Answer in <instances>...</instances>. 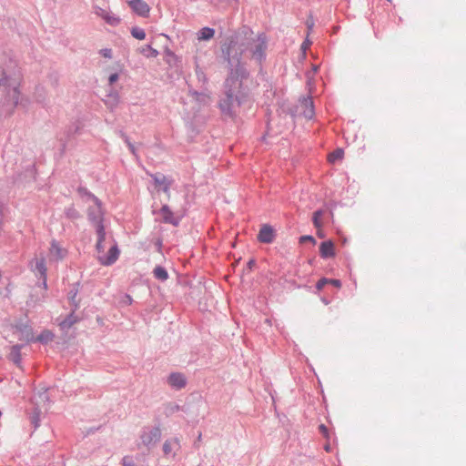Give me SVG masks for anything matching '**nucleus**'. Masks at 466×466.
Here are the masks:
<instances>
[{"label": "nucleus", "mask_w": 466, "mask_h": 466, "mask_svg": "<svg viewBox=\"0 0 466 466\" xmlns=\"http://www.w3.org/2000/svg\"><path fill=\"white\" fill-rule=\"evenodd\" d=\"M267 40L264 35H256L241 39L236 36L230 41L229 46L223 51L228 56V63L246 65L254 62L260 66L266 56Z\"/></svg>", "instance_id": "nucleus-1"}, {"label": "nucleus", "mask_w": 466, "mask_h": 466, "mask_svg": "<svg viewBox=\"0 0 466 466\" xmlns=\"http://www.w3.org/2000/svg\"><path fill=\"white\" fill-rule=\"evenodd\" d=\"M22 80V70L16 62L10 60L0 67V95L7 99L12 107L19 102Z\"/></svg>", "instance_id": "nucleus-2"}, {"label": "nucleus", "mask_w": 466, "mask_h": 466, "mask_svg": "<svg viewBox=\"0 0 466 466\" xmlns=\"http://www.w3.org/2000/svg\"><path fill=\"white\" fill-rule=\"evenodd\" d=\"M88 198L94 202L96 206V215L92 217V214L89 213V217L96 221V230L97 234V242L96 245V252H97V260L103 266H110L114 264L118 257H119V249L116 244L110 246L108 251L105 252L104 241L106 238L105 228L101 221V210H100V202L96 197L92 194H88Z\"/></svg>", "instance_id": "nucleus-3"}, {"label": "nucleus", "mask_w": 466, "mask_h": 466, "mask_svg": "<svg viewBox=\"0 0 466 466\" xmlns=\"http://www.w3.org/2000/svg\"><path fill=\"white\" fill-rule=\"evenodd\" d=\"M242 86L241 80L238 76H235L233 74L226 80L227 87V99L219 104L222 111L229 112L234 98L237 96V93L239 91Z\"/></svg>", "instance_id": "nucleus-4"}, {"label": "nucleus", "mask_w": 466, "mask_h": 466, "mask_svg": "<svg viewBox=\"0 0 466 466\" xmlns=\"http://www.w3.org/2000/svg\"><path fill=\"white\" fill-rule=\"evenodd\" d=\"M94 13L111 26H116L121 22L120 17L114 14L109 8L95 6Z\"/></svg>", "instance_id": "nucleus-5"}, {"label": "nucleus", "mask_w": 466, "mask_h": 466, "mask_svg": "<svg viewBox=\"0 0 466 466\" xmlns=\"http://www.w3.org/2000/svg\"><path fill=\"white\" fill-rule=\"evenodd\" d=\"M160 437V429L156 427L144 431L140 438L144 445L149 446L157 443L159 441Z\"/></svg>", "instance_id": "nucleus-6"}, {"label": "nucleus", "mask_w": 466, "mask_h": 466, "mask_svg": "<svg viewBox=\"0 0 466 466\" xmlns=\"http://www.w3.org/2000/svg\"><path fill=\"white\" fill-rule=\"evenodd\" d=\"M67 255V249L63 248L58 241L53 239L50 243L49 256L52 259L62 260Z\"/></svg>", "instance_id": "nucleus-7"}, {"label": "nucleus", "mask_w": 466, "mask_h": 466, "mask_svg": "<svg viewBox=\"0 0 466 466\" xmlns=\"http://www.w3.org/2000/svg\"><path fill=\"white\" fill-rule=\"evenodd\" d=\"M128 5L138 15L142 17L149 15L150 7L144 0H131Z\"/></svg>", "instance_id": "nucleus-8"}, {"label": "nucleus", "mask_w": 466, "mask_h": 466, "mask_svg": "<svg viewBox=\"0 0 466 466\" xmlns=\"http://www.w3.org/2000/svg\"><path fill=\"white\" fill-rule=\"evenodd\" d=\"M33 271L38 273L40 278L44 280V285L46 286V267L45 258H35L30 263Z\"/></svg>", "instance_id": "nucleus-9"}, {"label": "nucleus", "mask_w": 466, "mask_h": 466, "mask_svg": "<svg viewBox=\"0 0 466 466\" xmlns=\"http://www.w3.org/2000/svg\"><path fill=\"white\" fill-rule=\"evenodd\" d=\"M151 177L155 182V187L157 190H162L165 193H168L171 181L166 176L162 174H155L151 175Z\"/></svg>", "instance_id": "nucleus-10"}, {"label": "nucleus", "mask_w": 466, "mask_h": 466, "mask_svg": "<svg viewBox=\"0 0 466 466\" xmlns=\"http://www.w3.org/2000/svg\"><path fill=\"white\" fill-rule=\"evenodd\" d=\"M275 238V231L269 225H263L258 232V239L262 243H271Z\"/></svg>", "instance_id": "nucleus-11"}, {"label": "nucleus", "mask_w": 466, "mask_h": 466, "mask_svg": "<svg viewBox=\"0 0 466 466\" xmlns=\"http://www.w3.org/2000/svg\"><path fill=\"white\" fill-rule=\"evenodd\" d=\"M159 213L164 222L170 223L175 226L178 224L179 218L174 216L173 212L167 205H164L161 208Z\"/></svg>", "instance_id": "nucleus-12"}, {"label": "nucleus", "mask_w": 466, "mask_h": 466, "mask_svg": "<svg viewBox=\"0 0 466 466\" xmlns=\"http://www.w3.org/2000/svg\"><path fill=\"white\" fill-rule=\"evenodd\" d=\"M319 253L322 258H332L335 256V248L332 241H324L319 246Z\"/></svg>", "instance_id": "nucleus-13"}, {"label": "nucleus", "mask_w": 466, "mask_h": 466, "mask_svg": "<svg viewBox=\"0 0 466 466\" xmlns=\"http://www.w3.org/2000/svg\"><path fill=\"white\" fill-rule=\"evenodd\" d=\"M168 383L175 389H182L186 386V379L181 373H173L168 377Z\"/></svg>", "instance_id": "nucleus-14"}, {"label": "nucleus", "mask_w": 466, "mask_h": 466, "mask_svg": "<svg viewBox=\"0 0 466 466\" xmlns=\"http://www.w3.org/2000/svg\"><path fill=\"white\" fill-rule=\"evenodd\" d=\"M215 35V31L209 27H204L198 32V40H208Z\"/></svg>", "instance_id": "nucleus-15"}, {"label": "nucleus", "mask_w": 466, "mask_h": 466, "mask_svg": "<svg viewBox=\"0 0 466 466\" xmlns=\"http://www.w3.org/2000/svg\"><path fill=\"white\" fill-rule=\"evenodd\" d=\"M54 334L50 330H44L37 338L35 341H39L42 343H48L53 340Z\"/></svg>", "instance_id": "nucleus-16"}, {"label": "nucleus", "mask_w": 466, "mask_h": 466, "mask_svg": "<svg viewBox=\"0 0 466 466\" xmlns=\"http://www.w3.org/2000/svg\"><path fill=\"white\" fill-rule=\"evenodd\" d=\"M153 273H154L155 278H157V279H160L162 281L167 280L168 278V274H167V270L160 266L156 267L154 268Z\"/></svg>", "instance_id": "nucleus-17"}, {"label": "nucleus", "mask_w": 466, "mask_h": 466, "mask_svg": "<svg viewBox=\"0 0 466 466\" xmlns=\"http://www.w3.org/2000/svg\"><path fill=\"white\" fill-rule=\"evenodd\" d=\"M140 53L147 57H157L158 56V51L153 48L151 46H143L140 49Z\"/></svg>", "instance_id": "nucleus-18"}, {"label": "nucleus", "mask_w": 466, "mask_h": 466, "mask_svg": "<svg viewBox=\"0 0 466 466\" xmlns=\"http://www.w3.org/2000/svg\"><path fill=\"white\" fill-rule=\"evenodd\" d=\"M344 156V152L342 149L340 148H338L336 150H334L332 153H330L328 157V160L330 162V163H334L335 161L337 160H340L342 159Z\"/></svg>", "instance_id": "nucleus-19"}, {"label": "nucleus", "mask_w": 466, "mask_h": 466, "mask_svg": "<svg viewBox=\"0 0 466 466\" xmlns=\"http://www.w3.org/2000/svg\"><path fill=\"white\" fill-rule=\"evenodd\" d=\"M174 446H178V441L177 440L167 441L163 446L165 454L171 453Z\"/></svg>", "instance_id": "nucleus-20"}, {"label": "nucleus", "mask_w": 466, "mask_h": 466, "mask_svg": "<svg viewBox=\"0 0 466 466\" xmlns=\"http://www.w3.org/2000/svg\"><path fill=\"white\" fill-rule=\"evenodd\" d=\"M322 214V210H317L313 213V224L317 229H319L322 227V222L320 219Z\"/></svg>", "instance_id": "nucleus-21"}, {"label": "nucleus", "mask_w": 466, "mask_h": 466, "mask_svg": "<svg viewBox=\"0 0 466 466\" xmlns=\"http://www.w3.org/2000/svg\"><path fill=\"white\" fill-rule=\"evenodd\" d=\"M131 35L133 37L138 40H144L146 38L145 31L138 27H133L131 29Z\"/></svg>", "instance_id": "nucleus-22"}, {"label": "nucleus", "mask_w": 466, "mask_h": 466, "mask_svg": "<svg viewBox=\"0 0 466 466\" xmlns=\"http://www.w3.org/2000/svg\"><path fill=\"white\" fill-rule=\"evenodd\" d=\"M328 281H329V279H326V278H322V279H320L317 282V284H316V289H317L318 290H321V289L324 288V286H325L326 284H329V283H328Z\"/></svg>", "instance_id": "nucleus-23"}, {"label": "nucleus", "mask_w": 466, "mask_h": 466, "mask_svg": "<svg viewBox=\"0 0 466 466\" xmlns=\"http://www.w3.org/2000/svg\"><path fill=\"white\" fill-rule=\"evenodd\" d=\"M122 466H137L130 457H124L122 460Z\"/></svg>", "instance_id": "nucleus-24"}, {"label": "nucleus", "mask_w": 466, "mask_h": 466, "mask_svg": "<svg viewBox=\"0 0 466 466\" xmlns=\"http://www.w3.org/2000/svg\"><path fill=\"white\" fill-rule=\"evenodd\" d=\"M319 430L320 431V433L326 438V439H329V430L328 428L324 425V424H320L319 427Z\"/></svg>", "instance_id": "nucleus-25"}, {"label": "nucleus", "mask_w": 466, "mask_h": 466, "mask_svg": "<svg viewBox=\"0 0 466 466\" xmlns=\"http://www.w3.org/2000/svg\"><path fill=\"white\" fill-rule=\"evenodd\" d=\"M100 54H101L104 57L110 58V57H111V56H112V50H111V49H109V48H105V49L100 50Z\"/></svg>", "instance_id": "nucleus-26"}, {"label": "nucleus", "mask_w": 466, "mask_h": 466, "mask_svg": "<svg viewBox=\"0 0 466 466\" xmlns=\"http://www.w3.org/2000/svg\"><path fill=\"white\" fill-rule=\"evenodd\" d=\"M118 80V74L117 73H114V74H111L108 77V82H109V85H113L114 83H116V81Z\"/></svg>", "instance_id": "nucleus-27"}, {"label": "nucleus", "mask_w": 466, "mask_h": 466, "mask_svg": "<svg viewBox=\"0 0 466 466\" xmlns=\"http://www.w3.org/2000/svg\"><path fill=\"white\" fill-rule=\"evenodd\" d=\"M328 283L335 286L336 288L341 287V282L339 279H329Z\"/></svg>", "instance_id": "nucleus-28"}, {"label": "nucleus", "mask_w": 466, "mask_h": 466, "mask_svg": "<svg viewBox=\"0 0 466 466\" xmlns=\"http://www.w3.org/2000/svg\"><path fill=\"white\" fill-rule=\"evenodd\" d=\"M306 241H311V242H315V239L313 238V237L311 236H302L300 238V242H306Z\"/></svg>", "instance_id": "nucleus-29"}, {"label": "nucleus", "mask_w": 466, "mask_h": 466, "mask_svg": "<svg viewBox=\"0 0 466 466\" xmlns=\"http://www.w3.org/2000/svg\"><path fill=\"white\" fill-rule=\"evenodd\" d=\"M72 212H71V217H74V218H77L78 217V213L76 210H75L74 208H71L70 209Z\"/></svg>", "instance_id": "nucleus-30"}, {"label": "nucleus", "mask_w": 466, "mask_h": 466, "mask_svg": "<svg viewBox=\"0 0 466 466\" xmlns=\"http://www.w3.org/2000/svg\"><path fill=\"white\" fill-rule=\"evenodd\" d=\"M72 324H73V321L67 322L66 320H65L64 322L61 323V325L64 327H66V326L70 327Z\"/></svg>", "instance_id": "nucleus-31"}, {"label": "nucleus", "mask_w": 466, "mask_h": 466, "mask_svg": "<svg viewBox=\"0 0 466 466\" xmlns=\"http://www.w3.org/2000/svg\"><path fill=\"white\" fill-rule=\"evenodd\" d=\"M321 228L318 229V236L320 237V238H323L322 236V232L320 230Z\"/></svg>", "instance_id": "nucleus-32"}, {"label": "nucleus", "mask_w": 466, "mask_h": 466, "mask_svg": "<svg viewBox=\"0 0 466 466\" xmlns=\"http://www.w3.org/2000/svg\"><path fill=\"white\" fill-rule=\"evenodd\" d=\"M325 450H326L327 451H329V445H326V446H325Z\"/></svg>", "instance_id": "nucleus-33"}, {"label": "nucleus", "mask_w": 466, "mask_h": 466, "mask_svg": "<svg viewBox=\"0 0 466 466\" xmlns=\"http://www.w3.org/2000/svg\"><path fill=\"white\" fill-rule=\"evenodd\" d=\"M306 102L308 103V100H306ZM309 103L312 106V101L309 100Z\"/></svg>", "instance_id": "nucleus-34"}]
</instances>
